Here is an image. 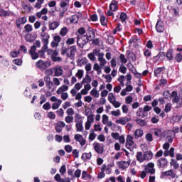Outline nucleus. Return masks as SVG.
<instances>
[{
    "instance_id": "13d9d810",
    "label": "nucleus",
    "mask_w": 182,
    "mask_h": 182,
    "mask_svg": "<svg viewBox=\"0 0 182 182\" xmlns=\"http://www.w3.org/2000/svg\"><path fill=\"white\" fill-rule=\"evenodd\" d=\"M83 73H84L83 70H78L77 73L75 74V76L78 79H82V77H83Z\"/></svg>"
},
{
    "instance_id": "c756f323",
    "label": "nucleus",
    "mask_w": 182,
    "mask_h": 182,
    "mask_svg": "<svg viewBox=\"0 0 182 182\" xmlns=\"http://www.w3.org/2000/svg\"><path fill=\"white\" fill-rule=\"evenodd\" d=\"M145 157V161H150L153 159V152L151 151H147L144 153Z\"/></svg>"
},
{
    "instance_id": "f8f14e48",
    "label": "nucleus",
    "mask_w": 182,
    "mask_h": 182,
    "mask_svg": "<svg viewBox=\"0 0 182 182\" xmlns=\"http://www.w3.org/2000/svg\"><path fill=\"white\" fill-rule=\"evenodd\" d=\"M176 175L177 172L171 169L162 173V176H164V177H170L171 178H176Z\"/></svg>"
},
{
    "instance_id": "6e6d98bb",
    "label": "nucleus",
    "mask_w": 182,
    "mask_h": 182,
    "mask_svg": "<svg viewBox=\"0 0 182 182\" xmlns=\"http://www.w3.org/2000/svg\"><path fill=\"white\" fill-rule=\"evenodd\" d=\"M136 122L137 123V124H139V126H141V127H144L146 126V124H147V122H146V120L144 119H136Z\"/></svg>"
},
{
    "instance_id": "4468645a",
    "label": "nucleus",
    "mask_w": 182,
    "mask_h": 182,
    "mask_svg": "<svg viewBox=\"0 0 182 182\" xmlns=\"http://www.w3.org/2000/svg\"><path fill=\"white\" fill-rule=\"evenodd\" d=\"M145 171L146 173H149V174H154L156 173V170L154 169V164L149 163L148 166H145Z\"/></svg>"
},
{
    "instance_id": "774afa93",
    "label": "nucleus",
    "mask_w": 182,
    "mask_h": 182,
    "mask_svg": "<svg viewBox=\"0 0 182 182\" xmlns=\"http://www.w3.org/2000/svg\"><path fill=\"white\" fill-rule=\"evenodd\" d=\"M175 60H176V62H178V63L181 62L182 53H178L175 57Z\"/></svg>"
},
{
    "instance_id": "f257e3e1",
    "label": "nucleus",
    "mask_w": 182,
    "mask_h": 182,
    "mask_svg": "<svg viewBox=\"0 0 182 182\" xmlns=\"http://www.w3.org/2000/svg\"><path fill=\"white\" fill-rule=\"evenodd\" d=\"M133 136L132 135H127L126 139V144L125 146L128 149V150H130V151H133L134 149H136L137 145H136V143H134V141H133Z\"/></svg>"
},
{
    "instance_id": "e433bc0d",
    "label": "nucleus",
    "mask_w": 182,
    "mask_h": 182,
    "mask_svg": "<svg viewBox=\"0 0 182 182\" xmlns=\"http://www.w3.org/2000/svg\"><path fill=\"white\" fill-rule=\"evenodd\" d=\"M136 116L138 117H144L146 116V113L144 112L143 108L139 107L136 111Z\"/></svg>"
},
{
    "instance_id": "8fccbe9b",
    "label": "nucleus",
    "mask_w": 182,
    "mask_h": 182,
    "mask_svg": "<svg viewBox=\"0 0 182 182\" xmlns=\"http://www.w3.org/2000/svg\"><path fill=\"white\" fill-rule=\"evenodd\" d=\"M68 34V27H63L60 31V35L61 36H66Z\"/></svg>"
},
{
    "instance_id": "39448f33",
    "label": "nucleus",
    "mask_w": 182,
    "mask_h": 182,
    "mask_svg": "<svg viewBox=\"0 0 182 182\" xmlns=\"http://www.w3.org/2000/svg\"><path fill=\"white\" fill-rule=\"evenodd\" d=\"M77 52V49L76 48V46H72L68 48V54L67 58H70V59H75V55Z\"/></svg>"
},
{
    "instance_id": "ddd939ff",
    "label": "nucleus",
    "mask_w": 182,
    "mask_h": 182,
    "mask_svg": "<svg viewBox=\"0 0 182 182\" xmlns=\"http://www.w3.org/2000/svg\"><path fill=\"white\" fill-rule=\"evenodd\" d=\"M60 41H62V38L60 36H55L53 37V41L51 42V46L53 48H58L59 46V43L60 42Z\"/></svg>"
},
{
    "instance_id": "2f4dec72",
    "label": "nucleus",
    "mask_w": 182,
    "mask_h": 182,
    "mask_svg": "<svg viewBox=\"0 0 182 182\" xmlns=\"http://www.w3.org/2000/svg\"><path fill=\"white\" fill-rule=\"evenodd\" d=\"M87 62H89L87 58H86V57H82V58L78 60L77 65L78 66H85V65H87Z\"/></svg>"
},
{
    "instance_id": "393cba45",
    "label": "nucleus",
    "mask_w": 182,
    "mask_h": 182,
    "mask_svg": "<svg viewBox=\"0 0 182 182\" xmlns=\"http://www.w3.org/2000/svg\"><path fill=\"white\" fill-rule=\"evenodd\" d=\"M25 23H26V17L19 18L18 19H17L16 21V25L17 28H21V26L25 25Z\"/></svg>"
},
{
    "instance_id": "9b49d317",
    "label": "nucleus",
    "mask_w": 182,
    "mask_h": 182,
    "mask_svg": "<svg viewBox=\"0 0 182 182\" xmlns=\"http://www.w3.org/2000/svg\"><path fill=\"white\" fill-rule=\"evenodd\" d=\"M156 31L159 33L164 31V23L161 21V18H159L156 25Z\"/></svg>"
},
{
    "instance_id": "412c9836",
    "label": "nucleus",
    "mask_w": 182,
    "mask_h": 182,
    "mask_svg": "<svg viewBox=\"0 0 182 182\" xmlns=\"http://www.w3.org/2000/svg\"><path fill=\"white\" fill-rule=\"evenodd\" d=\"M66 124L63 121H59L55 125V132L57 133H61L63 127H65Z\"/></svg>"
},
{
    "instance_id": "c03bdc74",
    "label": "nucleus",
    "mask_w": 182,
    "mask_h": 182,
    "mask_svg": "<svg viewBox=\"0 0 182 182\" xmlns=\"http://www.w3.org/2000/svg\"><path fill=\"white\" fill-rule=\"evenodd\" d=\"M145 139L147 143H151V141H153V134H151V133L146 134Z\"/></svg>"
},
{
    "instance_id": "3c124183",
    "label": "nucleus",
    "mask_w": 182,
    "mask_h": 182,
    "mask_svg": "<svg viewBox=\"0 0 182 182\" xmlns=\"http://www.w3.org/2000/svg\"><path fill=\"white\" fill-rule=\"evenodd\" d=\"M9 15H11V14H9V11L0 8V16H9Z\"/></svg>"
},
{
    "instance_id": "aec40b11",
    "label": "nucleus",
    "mask_w": 182,
    "mask_h": 182,
    "mask_svg": "<svg viewBox=\"0 0 182 182\" xmlns=\"http://www.w3.org/2000/svg\"><path fill=\"white\" fill-rule=\"evenodd\" d=\"M171 99H172L173 103H178V102H180V97H178V94L176 91H173L171 93Z\"/></svg>"
},
{
    "instance_id": "de8ad7c7",
    "label": "nucleus",
    "mask_w": 182,
    "mask_h": 182,
    "mask_svg": "<svg viewBox=\"0 0 182 182\" xmlns=\"http://www.w3.org/2000/svg\"><path fill=\"white\" fill-rule=\"evenodd\" d=\"M96 134H95V129H91V133L90 134L89 136V141H93L96 139Z\"/></svg>"
},
{
    "instance_id": "6ab92c4d",
    "label": "nucleus",
    "mask_w": 182,
    "mask_h": 182,
    "mask_svg": "<svg viewBox=\"0 0 182 182\" xmlns=\"http://www.w3.org/2000/svg\"><path fill=\"white\" fill-rule=\"evenodd\" d=\"M59 55V53L58 50L53 51V53L51 54V59L53 62H62V58L58 57Z\"/></svg>"
},
{
    "instance_id": "680f3d73",
    "label": "nucleus",
    "mask_w": 182,
    "mask_h": 182,
    "mask_svg": "<svg viewBox=\"0 0 182 182\" xmlns=\"http://www.w3.org/2000/svg\"><path fill=\"white\" fill-rule=\"evenodd\" d=\"M119 19L122 22H126V19H127V14H126V13H123V12L121 13V14L119 16Z\"/></svg>"
},
{
    "instance_id": "dca6fc26",
    "label": "nucleus",
    "mask_w": 182,
    "mask_h": 182,
    "mask_svg": "<svg viewBox=\"0 0 182 182\" xmlns=\"http://www.w3.org/2000/svg\"><path fill=\"white\" fill-rule=\"evenodd\" d=\"M28 53L31 56V59H33V60H36V59L39 58V54L33 47L30 48Z\"/></svg>"
},
{
    "instance_id": "603ef678",
    "label": "nucleus",
    "mask_w": 182,
    "mask_h": 182,
    "mask_svg": "<svg viewBox=\"0 0 182 182\" xmlns=\"http://www.w3.org/2000/svg\"><path fill=\"white\" fill-rule=\"evenodd\" d=\"M90 82H92V78L90 76H89V75H86L85 77L82 80V85L84 83H90Z\"/></svg>"
},
{
    "instance_id": "6e6552de",
    "label": "nucleus",
    "mask_w": 182,
    "mask_h": 182,
    "mask_svg": "<svg viewBox=\"0 0 182 182\" xmlns=\"http://www.w3.org/2000/svg\"><path fill=\"white\" fill-rule=\"evenodd\" d=\"M114 167V162L109 164L108 165L103 164L100 170L105 171L106 174H112V168Z\"/></svg>"
},
{
    "instance_id": "0eeeda50",
    "label": "nucleus",
    "mask_w": 182,
    "mask_h": 182,
    "mask_svg": "<svg viewBox=\"0 0 182 182\" xmlns=\"http://www.w3.org/2000/svg\"><path fill=\"white\" fill-rule=\"evenodd\" d=\"M36 66L40 70H45L49 66V62H45L42 60H39L36 63Z\"/></svg>"
},
{
    "instance_id": "cd10ccee",
    "label": "nucleus",
    "mask_w": 182,
    "mask_h": 182,
    "mask_svg": "<svg viewBox=\"0 0 182 182\" xmlns=\"http://www.w3.org/2000/svg\"><path fill=\"white\" fill-rule=\"evenodd\" d=\"M164 70H166V68L164 67H159V68H155L154 76H156V77H159V76L161 75V72H164Z\"/></svg>"
},
{
    "instance_id": "49530a36",
    "label": "nucleus",
    "mask_w": 182,
    "mask_h": 182,
    "mask_svg": "<svg viewBox=\"0 0 182 182\" xmlns=\"http://www.w3.org/2000/svg\"><path fill=\"white\" fill-rule=\"evenodd\" d=\"M173 50H168L166 54L168 60H173Z\"/></svg>"
},
{
    "instance_id": "a18cd8bd",
    "label": "nucleus",
    "mask_w": 182,
    "mask_h": 182,
    "mask_svg": "<svg viewBox=\"0 0 182 182\" xmlns=\"http://www.w3.org/2000/svg\"><path fill=\"white\" fill-rule=\"evenodd\" d=\"M22 9L26 11V12H31L32 11V7L28 6L25 3H22L21 4Z\"/></svg>"
},
{
    "instance_id": "79ce46f5",
    "label": "nucleus",
    "mask_w": 182,
    "mask_h": 182,
    "mask_svg": "<svg viewBox=\"0 0 182 182\" xmlns=\"http://www.w3.org/2000/svg\"><path fill=\"white\" fill-rule=\"evenodd\" d=\"M46 50H48V46L46 48H43V46L41 50H38V55L40 56V58H45V52H46Z\"/></svg>"
},
{
    "instance_id": "4c0bfd02",
    "label": "nucleus",
    "mask_w": 182,
    "mask_h": 182,
    "mask_svg": "<svg viewBox=\"0 0 182 182\" xmlns=\"http://www.w3.org/2000/svg\"><path fill=\"white\" fill-rule=\"evenodd\" d=\"M61 105H62V100H58L57 102H54L52 105V109L53 110L58 109V108L60 107Z\"/></svg>"
},
{
    "instance_id": "bf43d9fd",
    "label": "nucleus",
    "mask_w": 182,
    "mask_h": 182,
    "mask_svg": "<svg viewBox=\"0 0 182 182\" xmlns=\"http://www.w3.org/2000/svg\"><path fill=\"white\" fill-rule=\"evenodd\" d=\"M75 123H80V122H83V121H82V117L80 115H79V114H75Z\"/></svg>"
},
{
    "instance_id": "f3484780",
    "label": "nucleus",
    "mask_w": 182,
    "mask_h": 182,
    "mask_svg": "<svg viewBox=\"0 0 182 182\" xmlns=\"http://www.w3.org/2000/svg\"><path fill=\"white\" fill-rule=\"evenodd\" d=\"M60 25V22L58 21H54L53 22L48 23V28L50 31H55V29H58L59 26Z\"/></svg>"
},
{
    "instance_id": "7c9ffc66",
    "label": "nucleus",
    "mask_w": 182,
    "mask_h": 182,
    "mask_svg": "<svg viewBox=\"0 0 182 182\" xmlns=\"http://www.w3.org/2000/svg\"><path fill=\"white\" fill-rule=\"evenodd\" d=\"M136 160L137 161H139V163H143V161H146L144 154L141 152H137L136 153Z\"/></svg>"
},
{
    "instance_id": "a211bd4d",
    "label": "nucleus",
    "mask_w": 182,
    "mask_h": 182,
    "mask_svg": "<svg viewBox=\"0 0 182 182\" xmlns=\"http://www.w3.org/2000/svg\"><path fill=\"white\" fill-rule=\"evenodd\" d=\"M86 38L88 39V41H92V39H95L96 35L95 34V31H93V29L92 28H90L87 30Z\"/></svg>"
},
{
    "instance_id": "473e14b6",
    "label": "nucleus",
    "mask_w": 182,
    "mask_h": 182,
    "mask_svg": "<svg viewBox=\"0 0 182 182\" xmlns=\"http://www.w3.org/2000/svg\"><path fill=\"white\" fill-rule=\"evenodd\" d=\"M63 75V70L61 67H55L54 68V76H62Z\"/></svg>"
},
{
    "instance_id": "9d476101",
    "label": "nucleus",
    "mask_w": 182,
    "mask_h": 182,
    "mask_svg": "<svg viewBox=\"0 0 182 182\" xmlns=\"http://www.w3.org/2000/svg\"><path fill=\"white\" fill-rule=\"evenodd\" d=\"M129 120H131L130 117L127 116L122 117L119 119H117L115 121V123H117V124H122V126H125V124H127V123H129Z\"/></svg>"
},
{
    "instance_id": "5fc2aeb1",
    "label": "nucleus",
    "mask_w": 182,
    "mask_h": 182,
    "mask_svg": "<svg viewBox=\"0 0 182 182\" xmlns=\"http://www.w3.org/2000/svg\"><path fill=\"white\" fill-rule=\"evenodd\" d=\"M100 22L102 26H106V25H107V20H106V17L105 16L102 15L100 16Z\"/></svg>"
},
{
    "instance_id": "864d4df0",
    "label": "nucleus",
    "mask_w": 182,
    "mask_h": 182,
    "mask_svg": "<svg viewBox=\"0 0 182 182\" xmlns=\"http://www.w3.org/2000/svg\"><path fill=\"white\" fill-rule=\"evenodd\" d=\"M163 96H164V99L171 100V93H170V91H168V90L164 91L163 92Z\"/></svg>"
},
{
    "instance_id": "1a4fd4ad",
    "label": "nucleus",
    "mask_w": 182,
    "mask_h": 182,
    "mask_svg": "<svg viewBox=\"0 0 182 182\" xmlns=\"http://www.w3.org/2000/svg\"><path fill=\"white\" fill-rule=\"evenodd\" d=\"M119 170H126L130 166V161H120L117 163Z\"/></svg>"
},
{
    "instance_id": "a19ab883",
    "label": "nucleus",
    "mask_w": 182,
    "mask_h": 182,
    "mask_svg": "<svg viewBox=\"0 0 182 182\" xmlns=\"http://www.w3.org/2000/svg\"><path fill=\"white\" fill-rule=\"evenodd\" d=\"M90 95L93 96V97H99V96H100V93L99 92V91H97V90H96V88H93L91 91H90Z\"/></svg>"
},
{
    "instance_id": "4d7b16f0",
    "label": "nucleus",
    "mask_w": 182,
    "mask_h": 182,
    "mask_svg": "<svg viewBox=\"0 0 182 182\" xmlns=\"http://www.w3.org/2000/svg\"><path fill=\"white\" fill-rule=\"evenodd\" d=\"M24 29H25L26 32L29 33V32H32V31L33 30V28L32 27V25L27 24L24 26Z\"/></svg>"
},
{
    "instance_id": "338daca9",
    "label": "nucleus",
    "mask_w": 182,
    "mask_h": 182,
    "mask_svg": "<svg viewBox=\"0 0 182 182\" xmlns=\"http://www.w3.org/2000/svg\"><path fill=\"white\" fill-rule=\"evenodd\" d=\"M61 55L63 56H65V55L68 57V48L65 46H63L61 48V52H60Z\"/></svg>"
},
{
    "instance_id": "c85d7f7f",
    "label": "nucleus",
    "mask_w": 182,
    "mask_h": 182,
    "mask_svg": "<svg viewBox=\"0 0 182 182\" xmlns=\"http://www.w3.org/2000/svg\"><path fill=\"white\" fill-rule=\"evenodd\" d=\"M117 1L112 0L111 4H109V10L112 11V12H115V11H117Z\"/></svg>"
},
{
    "instance_id": "ea45409f",
    "label": "nucleus",
    "mask_w": 182,
    "mask_h": 182,
    "mask_svg": "<svg viewBox=\"0 0 182 182\" xmlns=\"http://www.w3.org/2000/svg\"><path fill=\"white\" fill-rule=\"evenodd\" d=\"M180 9L178 7H171L170 12L173 14L174 16H178Z\"/></svg>"
},
{
    "instance_id": "58836bf2",
    "label": "nucleus",
    "mask_w": 182,
    "mask_h": 182,
    "mask_svg": "<svg viewBox=\"0 0 182 182\" xmlns=\"http://www.w3.org/2000/svg\"><path fill=\"white\" fill-rule=\"evenodd\" d=\"M70 23H77L79 22V16L73 15L70 18Z\"/></svg>"
},
{
    "instance_id": "09e8293b",
    "label": "nucleus",
    "mask_w": 182,
    "mask_h": 182,
    "mask_svg": "<svg viewBox=\"0 0 182 182\" xmlns=\"http://www.w3.org/2000/svg\"><path fill=\"white\" fill-rule=\"evenodd\" d=\"M77 132H83V122L76 123Z\"/></svg>"
},
{
    "instance_id": "bb28decb",
    "label": "nucleus",
    "mask_w": 182,
    "mask_h": 182,
    "mask_svg": "<svg viewBox=\"0 0 182 182\" xmlns=\"http://www.w3.org/2000/svg\"><path fill=\"white\" fill-rule=\"evenodd\" d=\"M144 134V132L141 129H138L134 132V139L137 140V139H140V137H143Z\"/></svg>"
},
{
    "instance_id": "7ed1b4c3",
    "label": "nucleus",
    "mask_w": 182,
    "mask_h": 182,
    "mask_svg": "<svg viewBox=\"0 0 182 182\" xmlns=\"http://www.w3.org/2000/svg\"><path fill=\"white\" fill-rule=\"evenodd\" d=\"M89 42L87 37L86 36H77V45L79 48H83L86 43Z\"/></svg>"
},
{
    "instance_id": "a878e982",
    "label": "nucleus",
    "mask_w": 182,
    "mask_h": 182,
    "mask_svg": "<svg viewBox=\"0 0 182 182\" xmlns=\"http://www.w3.org/2000/svg\"><path fill=\"white\" fill-rule=\"evenodd\" d=\"M44 80L46 83V86H47L48 89H49V90H50V89H52V87H53V82L52 81H50V77H49V76L45 77Z\"/></svg>"
},
{
    "instance_id": "0e129e2a",
    "label": "nucleus",
    "mask_w": 182,
    "mask_h": 182,
    "mask_svg": "<svg viewBox=\"0 0 182 182\" xmlns=\"http://www.w3.org/2000/svg\"><path fill=\"white\" fill-rule=\"evenodd\" d=\"M144 55L146 58V59H149L151 56V50L146 49L144 51Z\"/></svg>"
},
{
    "instance_id": "052dcab7",
    "label": "nucleus",
    "mask_w": 182,
    "mask_h": 182,
    "mask_svg": "<svg viewBox=\"0 0 182 182\" xmlns=\"http://www.w3.org/2000/svg\"><path fill=\"white\" fill-rule=\"evenodd\" d=\"M73 116H70V115H68L67 117H65V121L68 123V124H70V123H73Z\"/></svg>"
},
{
    "instance_id": "5701e85b",
    "label": "nucleus",
    "mask_w": 182,
    "mask_h": 182,
    "mask_svg": "<svg viewBox=\"0 0 182 182\" xmlns=\"http://www.w3.org/2000/svg\"><path fill=\"white\" fill-rule=\"evenodd\" d=\"M54 179L55 180V181L57 182H70V178H62L60 177V174L57 173L55 176H54Z\"/></svg>"
},
{
    "instance_id": "72a5a7b5",
    "label": "nucleus",
    "mask_w": 182,
    "mask_h": 182,
    "mask_svg": "<svg viewBox=\"0 0 182 182\" xmlns=\"http://www.w3.org/2000/svg\"><path fill=\"white\" fill-rule=\"evenodd\" d=\"M126 56L128 58V59L132 60V62H136V55H134L133 53H131L130 50H127L126 52Z\"/></svg>"
},
{
    "instance_id": "c9c22d12",
    "label": "nucleus",
    "mask_w": 182,
    "mask_h": 182,
    "mask_svg": "<svg viewBox=\"0 0 182 182\" xmlns=\"http://www.w3.org/2000/svg\"><path fill=\"white\" fill-rule=\"evenodd\" d=\"M67 90H69V87L67 85H62L58 89L57 95H61V93H63V92H66Z\"/></svg>"
},
{
    "instance_id": "69168bd1",
    "label": "nucleus",
    "mask_w": 182,
    "mask_h": 182,
    "mask_svg": "<svg viewBox=\"0 0 182 182\" xmlns=\"http://www.w3.org/2000/svg\"><path fill=\"white\" fill-rule=\"evenodd\" d=\"M36 49V48H41V41L36 40L34 41L33 45L31 47Z\"/></svg>"
},
{
    "instance_id": "f704fd0d",
    "label": "nucleus",
    "mask_w": 182,
    "mask_h": 182,
    "mask_svg": "<svg viewBox=\"0 0 182 182\" xmlns=\"http://www.w3.org/2000/svg\"><path fill=\"white\" fill-rule=\"evenodd\" d=\"M81 159L84 161H87V160H90V159H92V153H83L81 156Z\"/></svg>"
},
{
    "instance_id": "423d86ee",
    "label": "nucleus",
    "mask_w": 182,
    "mask_h": 182,
    "mask_svg": "<svg viewBox=\"0 0 182 182\" xmlns=\"http://www.w3.org/2000/svg\"><path fill=\"white\" fill-rule=\"evenodd\" d=\"M41 36L43 43V49H46L48 45H49V38H50V36L48 33H41Z\"/></svg>"
},
{
    "instance_id": "b1692460",
    "label": "nucleus",
    "mask_w": 182,
    "mask_h": 182,
    "mask_svg": "<svg viewBox=\"0 0 182 182\" xmlns=\"http://www.w3.org/2000/svg\"><path fill=\"white\" fill-rule=\"evenodd\" d=\"M157 166L159 168L166 167V166H167V160L164 158H161L159 160H158Z\"/></svg>"
},
{
    "instance_id": "4be33fe9",
    "label": "nucleus",
    "mask_w": 182,
    "mask_h": 182,
    "mask_svg": "<svg viewBox=\"0 0 182 182\" xmlns=\"http://www.w3.org/2000/svg\"><path fill=\"white\" fill-rule=\"evenodd\" d=\"M98 62H100V66H105L107 63L106 59H105V53H101V54L98 55Z\"/></svg>"
},
{
    "instance_id": "e2e57ef3",
    "label": "nucleus",
    "mask_w": 182,
    "mask_h": 182,
    "mask_svg": "<svg viewBox=\"0 0 182 182\" xmlns=\"http://www.w3.org/2000/svg\"><path fill=\"white\" fill-rule=\"evenodd\" d=\"M171 166H173V168L175 170H178V167H180V165L177 161L172 160V161L170 163Z\"/></svg>"
},
{
    "instance_id": "20e7f679",
    "label": "nucleus",
    "mask_w": 182,
    "mask_h": 182,
    "mask_svg": "<svg viewBox=\"0 0 182 182\" xmlns=\"http://www.w3.org/2000/svg\"><path fill=\"white\" fill-rule=\"evenodd\" d=\"M92 146L96 153L98 154H103V151H105V146H103V144L94 142Z\"/></svg>"
},
{
    "instance_id": "37998d69",
    "label": "nucleus",
    "mask_w": 182,
    "mask_h": 182,
    "mask_svg": "<svg viewBox=\"0 0 182 182\" xmlns=\"http://www.w3.org/2000/svg\"><path fill=\"white\" fill-rule=\"evenodd\" d=\"M166 57V53L164 52H159V54L154 57L155 59H157V60H163L164 58Z\"/></svg>"
},
{
    "instance_id": "f03ea898",
    "label": "nucleus",
    "mask_w": 182,
    "mask_h": 182,
    "mask_svg": "<svg viewBox=\"0 0 182 182\" xmlns=\"http://www.w3.org/2000/svg\"><path fill=\"white\" fill-rule=\"evenodd\" d=\"M108 101L109 102V103L112 104V106H114L115 109H119V107L122 106V103L116 100V97L112 92L108 95Z\"/></svg>"
},
{
    "instance_id": "2eb2a0df",
    "label": "nucleus",
    "mask_w": 182,
    "mask_h": 182,
    "mask_svg": "<svg viewBox=\"0 0 182 182\" xmlns=\"http://www.w3.org/2000/svg\"><path fill=\"white\" fill-rule=\"evenodd\" d=\"M74 139L76 141H78V143H80V146H85V144H86V139L79 134H75Z\"/></svg>"
}]
</instances>
